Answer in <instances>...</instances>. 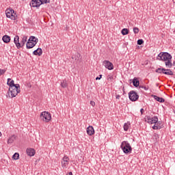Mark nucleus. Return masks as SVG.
Here are the masks:
<instances>
[{
  "instance_id": "1",
  "label": "nucleus",
  "mask_w": 175,
  "mask_h": 175,
  "mask_svg": "<svg viewBox=\"0 0 175 175\" xmlns=\"http://www.w3.org/2000/svg\"><path fill=\"white\" fill-rule=\"evenodd\" d=\"M39 42V39L36 38V37L31 36L29 38L27 44H26V49H33Z\"/></svg>"
},
{
  "instance_id": "2",
  "label": "nucleus",
  "mask_w": 175,
  "mask_h": 175,
  "mask_svg": "<svg viewBox=\"0 0 175 175\" xmlns=\"http://www.w3.org/2000/svg\"><path fill=\"white\" fill-rule=\"evenodd\" d=\"M120 148L124 154H131L132 152V146L127 141H123L120 145Z\"/></svg>"
},
{
  "instance_id": "3",
  "label": "nucleus",
  "mask_w": 175,
  "mask_h": 175,
  "mask_svg": "<svg viewBox=\"0 0 175 175\" xmlns=\"http://www.w3.org/2000/svg\"><path fill=\"white\" fill-rule=\"evenodd\" d=\"M157 59H159V61H163L165 62L169 59H172V55L167 52H161L157 56Z\"/></svg>"
},
{
  "instance_id": "4",
  "label": "nucleus",
  "mask_w": 175,
  "mask_h": 175,
  "mask_svg": "<svg viewBox=\"0 0 175 175\" xmlns=\"http://www.w3.org/2000/svg\"><path fill=\"white\" fill-rule=\"evenodd\" d=\"M9 92L11 94V98H15V96H17V95L21 92V90H20V85L16 84V86H14L13 88H10Z\"/></svg>"
},
{
  "instance_id": "5",
  "label": "nucleus",
  "mask_w": 175,
  "mask_h": 175,
  "mask_svg": "<svg viewBox=\"0 0 175 175\" xmlns=\"http://www.w3.org/2000/svg\"><path fill=\"white\" fill-rule=\"evenodd\" d=\"M156 73L167 75V76H173V71L170 69H165L164 68H159L155 70Z\"/></svg>"
},
{
  "instance_id": "6",
  "label": "nucleus",
  "mask_w": 175,
  "mask_h": 175,
  "mask_svg": "<svg viewBox=\"0 0 175 175\" xmlns=\"http://www.w3.org/2000/svg\"><path fill=\"white\" fill-rule=\"evenodd\" d=\"M40 118L44 122H49L51 120V114L47 111H43L40 114Z\"/></svg>"
},
{
  "instance_id": "7",
  "label": "nucleus",
  "mask_w": 175,
  "mask_h": 175,
  "mask_svg": "<svg viewBox=\"0 0 175 175\" xmlns=\"http://www.w3.org/2000/svg\"><path fill=\"white\" fill-rule=\"evenodd\" d=\"M5 14L8 18H11V20H16V14L14 13V10L7 9L5 10Z\"/></svg>"
},
{
  "instance_id": "8",
  "label": "nucleus",
  "mask_w": 175,
  "mask_h": 175,
  "mask_svg": "<svg viewBox=\"0 0 175 175\" xmlns=\"http://www.w3.org/2000/svg\"><path fill=\"white\" fill-rule=\"evenodd\" d=\"M129 98L130 100H131V102H136V100H137V99H139V94H137V93H136V92L131 90L129 93Z\"/></svg>"
},
{
  "instance_id": "9",
  "label": "nucleus",
  "mask_w": 175,
  "mask_h": 175,
  "mask_svg": "<svg viewBox=\"0 0 175 175\" xmlns=\"http://www.w3.org/2000/svg\"><path fill=\"white\" fill-rule=\"evenodd\" d=\"M145 120L148 124H157L158 122V116H154L151 118V116H146Z\"/></svg>"
},
{
  "instance_id": "10",
  "label": "nucleus",
  "mask_w": 175,
  "mask_h": 175,
  "mask_svg": "<svg viewBox=\"0 0 175 175\" xmlns=\"http://www.w3.org/2000/svg\"><path fill=\"white\" fill-rule=\"evenodd\" d=\"M103 65H104L105 67L108 69V70H113L114 69L113 63L110 62L109 60H105Z\"/></svg>"
},
{
  "instance_id": "11",
  "label": "nucleus",
  "mask_w": 175,
  "mask_h": 175,
  "mask_svg": "<svg viewBox=\"0 0 175 175\" xmlns=\"http://www.w3.org/2000/svg\"><path fill=\"white\" fill-rule=\"evenodd\" d=\"M42 5V1L40 0H31L30 2V6L32 8H39Z\"/></svg>"
},
{
  "instance_id": "12",
  "label": "nucleus",
  "mask_w": 175,
  "mask_h": 175,
  "mask_svg": "<svg viewBox=\"0 0 175 175\" xmlns=\"http://www.w3.org/2000/svg\"><path fill=\"white\" fill-rule=\"evenodd\" d=\"M68 165H69V157L68 156H64L63 157V161H62V166L66 169Z\"/></svg>"
},
{
  "instance_id": "13",
  "label": "nucleus",
  "mask_w": 175,
  "mask_h": 175,
  "mask_svg": "<svg viewBox=\"0 0 175 175\" xmlns=\"http://www.w3.org/2000/svg\"><path fill=\"white\" fill-rule=\"evenodd\" d=\"M14 43L16 44L17 49H21V44L20 43V37L16 36L14 38Z\"/></svg>"
},
{
  "instance_id": "14",
  "label": "nucleus",
  "mask_w": 175,
  "mask_h": 175,
  "mask_svg": "<svg viewBox=\"0 0 175 175\" xmlns=\"http://www.w3.org/2000/svg\"><path fill=\"white\" fill-rule=\"evenodd\" d=\"M27 154L29 157H33L35 154L36 153L35 149L33 148H27L26 150Z\"/></svg>"
},
{
  "instance_id": "15",
  "label": "nucleus",
  "mask_w": 175,
  "mask_h": 175,
  "mask_svg": "<svg viewBox=\"0 0 175 175\" xmlns=\"http://www.w3.org/2000/svg\"><path fill=\"white\" fill-rule=\"evenodd\" d=\"M87 133L89 135V136H92L94 133H95V130L94 129V127L92 126H89L87 128Z\"/></svg>"
},
{
  "instance_id": "16",
  "label": "nucleus",
  "mask_w": 175,
  "mask_h": 175,
  "mask_svg": "<svg viewBox=\"0 0 175 175\" xmlns=\"http://www.w3.org/2000/svg\"><path fill=\"white\" fill-rule=\"evenodd\" d=\"M17 139V136L16 135H12L11 137H10L8 139V144H12Z\"/></svg>"
},
{
  "instance_id": "17",
  "label": "nucleus",
  "mask_w": 175,
  "mask_h": 175,
  "mask_svg": "<svg viewBox=\"0 0 175 175\" xmlns=\"http://www.w3.org/2000/svg\"><path fill=\"white\" fill-rule=\"evenodd\" d=\"M33 55H42V54H43V51L42 50V49L40 48H38L36 50H35L33 52Z\"/></svg>"
},
{
  "instance_id": "18",
  "label": "nucleus",
  "mask_w": 175,
  "mask_h": 175,
  "mask_svg": "<svg viewBox=\"0 0 175 175\" xmlns=\"http://www.w3.org/2000/svg\"><path fill=\"white\" fill-rule=\"evenodd\" d=\"M140 84V81H139V79L134 77L133 79V85H134V87H139Z\"/></svg>"
},
{
  "instance_id": "19",
  "label": "nucleus",
  "mask_w": 175,
  "mask_h": 175,
  "mask_svg": "<svg viewBox=\"0 0 175 175\" xmlns=\"http://www.w3.org/2000/svg\"><path fill=\"white\" fill-rule=\"evenodd\" d=\"M153 98L155 99V100H157V102H160V103H163L165 102V99L162 97L153 95Z\"/></svg>"
},
{
  "instance_id": "20",
  "label": "nucleus",
  "mask_w": 175,
  "mask_h": 175,
  "mask_svg": "<svg viewBox=\"0 0 175 175\" xmlns=\"http://www.w3.org/2000/svg\"><path fill=\"white\" fill-rule=\"evenodd\" d=\"M2 40H3V42H4V43H10V36H9L8 35H5L3 36Z\"/></svg>"
},
{
  "instance_id": "21",
  "label": "nucleus",
  "mask_w": 175,
  "mask_h": 175,
  "mask_svg": "<svg viewBox=\"0 0 175 175\" xmlns=\"http://www.w3.org/2000/svg\"><path fill=\"white\" fill-rule=\"evenodd\" d=\"M27 40H28V37L25 36H23V38H22V40L20 42L21 47H24V46H25V43H27Z\"/></svg>"
},
{
  "instance_id": "22",
  "label": "nucleus",
  "mask_w": 175,
  "mask_h": 175,
  "mask_svg": "<svg viewBox=\"0 0 175 175\" xmlns=\"http://www.w3.org/2000/svg\"><path fill=\"white\" fill-rule=\"evenodd\" d=\"M165 64L166 68H172V66H173V64L172 63V59L165 61Z\"/></svg>"
},
{
  "instance_id": "23",
  "label": "nucleus",
  "mask_w": 175,
  "mask_h": 175,
  "mask_svg": "<svg viewBox=\"0 0 175 175\" xmlns=\"http://www.w3.org/2000/svg\"><path fill=\"white\" fill-rule=\"evenodd\" d=\"M7 84L9 85L10 88L16 87V84H14V80H11L10 82H7Z\"/></svg>"
},
{
  "instance_id": "24",
  "label": "nucleus",
  "mask_w": 175,
  "mask_h": 175,
  "mask_svg": "<svg viewBox=\"0 0 175 175\" xmlns=\"http://www.w3.org/2000/svg\"><path fill=\"white\" fill-rule=\"evenodd\" d=\"M20 158V154H18V152H16L14 154V155L12 156V159H14L15 161H17V159H19Z\"/></svg>"
},
{
  "instance_id": "25",
  "label": "nucleus",
  "mask_w": 175,
  "mask_h": 175,
  "mask_svg": "<svg viewBox=\"0 0 175 175\" xmlns=\"http://www.w3.org/2000/svg\"><path fill=\"white\" fill-rule=\"evenodd\" d=\"M61 86L62 88H66V87H68V83L66 82V80H63V81L61 82Z\"/></svg>"
},
{
  "instance_id": "26",
  "label": "nucleus",
  "mask_w": 175,
  "mask_h": 175,
  "mask_svg": "<svg viewBox=\"0 0 175 175\" xmlns=\"http://www.w3.org/2000/svg\"><path fill=\"white\" fill-rule=\"evenodd\" d=\"M121 33L122 35H128V33H129V30L128 29L124 28L122 29Z\"/></svg>"
},
{
  "instance_id": "27",
  "label": "nucleus",
  "mask_w": 175,
  "mask_h": 175,
  "mask_svg": "<svg viewBox=\"0 0 175 175\" xmlns=\"http://www.w3.org/2000/svg\"><path fill=\"white\" fill-rule=\"evenodd\" d=\"M129 125H131V123H129V122L125 123L124 124V130L125 131H128V129H129Z\"/></svg>"
},
{
  "instance_id": "28",
  "label": "nucleus",
  "mask_w": 175,
  "mask_h": 175,
  "mask_svg": "<svg viewBox=\"0 0 175 175\" xmlns=\"http://www.w3.org/2000/svg\"><path fill=\"white\" fill-rule=\"evenodd\" d=\"M155 124L152 126V129H161L162 126L157 125V123H154Z\"/></svg>"
},
{
  "instance_id": "29",
  "label": "nucleus",
  "mask_w": 175,
  "mask_h": 175,
  "mask_svg": "<svg viewBox=\"0 0 175 175\" xmlns=\"http://www.w3.org/2000/svg\"><path fill=\"white\" fill-rule=\"evenodd\" d=\"M153 139H156V142L159 140V135H158L157 133H154L153 136Z\"/></svg>"
},
{
  "instance_id": "30",
  "label": "nucleus",
  "mask_w": 175,
  "mask_h": 175,
  "mask_svg": "<svg viewBox=\"0 0 175 175\" xmlns=\"http://www.w3.org/2000/svg\"><path fill=\"white\" fill-rule=\"evenodd\" d=\"M137 44H139V46H142V44L144 43V41L143 40V39H139L137 40Z\"/></svg>"
},
{
  "instance_id": "31",
  "label": "nucleus",
  "mask_w": 175,
  "mask_h": 175,
  "mask_svg": "<svg viewBox=\"0 0 175 175\" xmlns=\"http://www.w3.org/2000/svg\"><path fill=\"white\" fill-rule=\"evenodd\" d=\"M5 73H6V70L0 68V77L2 75H5Z\"/></svg>"
},
{
  "instance_id": "32",
  "label": "nucleus",
  "mask_w": 175,
  "mask_h": 175,
  "mask_svg": "<svg viewBox=\"0 0 175 175\" xmlns=\"http://www.w3.org/2000/svg\"><path fill=\"white\" fill-rule=\"evenodd\" d=\"M139 88H143L145 91H148V86L139 85Z\"/></svg>"
},
{
  "instance_id": "33",
  "label": "nucleus",
  "mask_w": 175,
  "mask_h": 175,
  "mask_svg": "<svg viewBox=\"0 0 175 175\" xmlns=\"http://www.w3.org/2000/svg\"><path fill=\"white\" fill-rule=\"evenodd\" d=\"M40 1L42 2V5L43 3H50V0H40Z\"/></svg>"
},
{
  "instance_id": "34",
  "label": "nucleus",
  "mask_w": 175,
  "mask_h": 175,
  "mask_svg": "<svg viewBox=\"0 0 175 175\" xmlns=\"http://www.w3.org/2000/svg\"><path fill=\"white\" fill-rule=\"evenodd\" d=\"M139 28H137V27H134L133 28L134 33H139Z\"/></svg>"
},
{
  "instance_id": "35",
  "label": "nucleus",
  "mask_w": 175,
  "mask_h": 175,
  "mask_svg": "<svg viewBox=\"0 0 175 175\" xmlns=\"http://www.w3.org/2000/svg\"><path fill=\"white\" fill-rule=\"evenodd\" d=\"M156 124L159 125L160 126H161V128H162V126H163V124H162V122H161V121H157L156 122Z\"/></svg>"
},
{
  "instance_id": "36",
  "label": "nucleus",
  "mask_w": 175,
  "mask_h": 175,
  "mask_svg": "<svg viewBox=\"0 0 175 175\" xmlns=\"http://www.w3.org/2000/svg\"><path fill=\"white\" fill-rule=\"evenodd\" d=\"M100 79H102V75H100L99 77H97L96 80H100Z\"/></svg>"
},
{
  "instance_id": "37",
  "label": "nucleus",
  "mask_w": 175,
  "mask_h": 175,
  "mask_svg": "<svg viewBox=\"0 0 175 175\" xmlns=\"http://www.w3.org/2000/svg\"><path fill=\"white\" fill-rule=\"evenodd\" d=\"M90 105L94 107L95 106V103L94 101H90Z\"/></svg>"
},
{
  "instance_id": "38",
  "label": "nucleus",
  "mask_w": 175,
  "mask_h": 175,
  "mask_svg": "<svg viewBox=\"0 0 175 175\" xmlns=\"http://www.w3.org/2000/svg\"><path fill=\"white\" fill-rule=\"evenodd\" d=\"M116 99H120L121 98V96H120L119 94H116Z\"/></svg>"
},
{
  "instance_id": "39",
  "label": "nucleus",
  "mask_w": 175,
  "mask_h": 175,
  "mask_svg": "<svg viewBox=\"0 0 175 175\" xmlns=\"http://www.w3.org/2000/svg\"><path fill=\"white\" fill-rule=\"evenodd\" d=\"M140 111H141V114H143L144 113V109L143 108H142L140 109Z\"/></svg>"
},
{
  "instance_id": "40",
  "label": "nucleus",
  "mask_w": 175,
  "mask_h": 175,
  "mask_svg": "<svg viewBox=\"0 0 175 175\" xmlns=\"http://www.w3.org/2000/svg\"><path fill=\"white\" fill-rule=\"evenodd\" d=\"M11 80H12V79L8 78V83H10Z\"/></svg>"
},
{
  "instance_id": "41",
  "label": "nucleus",
  "mask_w": 175,
  "mask_h": 175,
  "mask_svg": "<svg viewBox=\"0 0 175 175\" xmlns=\"http://www.w3.org/2000/svg\"><path fill=\"white\" fill-rule=\"evenodd\" d=\"M66 175H73V173H72V172H70L68 174H67Z\"/></svg>"
},
{
  "instance_id": "42",
  "label": "nucleus",
  "mask_w": 175,
  "mask_h": 175,
  "mask_svg": "<svg viewBox=\"0 0 175 175\" xmlns=\"http://www.w3.org/2000/svg\"><path fill=\"white\" fill-rule=\"evenodd\" d=\"M123 92H124V94H125L124 88H123Z\"/></svg>"
},
{
  "instance_id": "43",
  "label": "nucleus",
  "mask_w": 175,
  "mask_h": 175,
  "mask_svg": "<svg viewBox=\"0 0 175 175\" xmlns=\"http://www.w3.org/2000/svg\"><path fill=\"white\" fill-rule=\"evenodd\" d=\"M0 136H2V133L0 132Z\"/></svg>"
},
{
  "instance_id": "44",
  "label": "nucleus",
  "mask_w": 175,
  "mask_h": 175,
  "mask_svg": "<svg viewBox=\"0 0 175 175\" xmlns=\"http://www.w3.org/2000/svg\"><path fill=\"white\" fill-rule=\"evenodd\" d=\"M104 1H106V0H104Z\"/></svg>"
}]
</instances>
